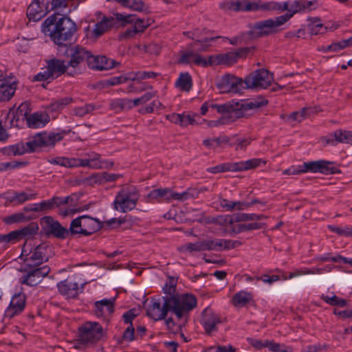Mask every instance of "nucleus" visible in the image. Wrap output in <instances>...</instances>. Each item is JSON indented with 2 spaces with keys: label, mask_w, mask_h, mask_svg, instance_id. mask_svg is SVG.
I'll return each instance as SVG.
<instances>
[{
  "label": "nucleus",
  "mask_w": 352,
  "mask_h": 352,
  "mask_svg": "<svg viewBox=\"0 0 352 352\" xmlns=\"http://www.w3.org/2000/svg\"><path fill=\"white\" fill-rule=\"evenodd\" d=\"M41 30L54 43L57 48H61L75 41L77 26L69 18L55 13L43 21Z\"/></svg>",
  "instance_id": "obj_1"
},
{
  "label": "nucleus",
  "mask_w": 352,
  "mask_h": 352,
  "mask_svg": "<svg viewBox=\"0 0 352 352\" xmlns=\"http://www.w3.org/2000/svg\"><path fill=\"white\" fill-rule=\"evenodd\" d=\"M71 130H62L58 133L43 131L34 135L25 144L19 142L3 147L1 149L3 155L8 156L21 155L32 153L41 148H53L56 143L60 142Z\"/></svg>",
  "instance_id": "obj_2"
},
{
  "label": "nucleus",
  "mask_w": 352,
  "mask_h": 352,
  "mask_svg": "<svg viewBox=\"0 0 352 352\" xmlns=\"http://www.w3.org/2000/svg\"><path fill=\"white\" fill-rule=\"evenodd\" d=\"M58 54L65 57V61L70 72H68L69 76H74L80 73L82 65L85 62L88 64L90 51L78 44H71L65 47L57 48Z\"/></svg>",
  "instance_id": "obj_3"
},
{
  "label": "nucleus",
  "mask_w": 352,
  "mask_h": 352,
  "mask_svg": "<svg viewBox=\"0 0 352 352\" xmlns=\"http://www.w3.org/2000/svg\"><path fill=\"white\" fill-rule=\"evenodd\" d=\"M139 197V192L135 186H125L116 195L113 202V209L123 213L129 212L135 208Z\"/></svg>",
  "instance_id": "obj_4"
},
{
  "label": "nucleus",
  "mask_w": 352,
  "mask_h": 352,
  "mask_svg": "<svg viewBox=\"0 0 352 352\" xmlns=\"http://www.w3.org/2000/svg\"><path fill=\"white\" fill-rule=\"evenodd\" d=\"M285 23L280 16L256 22L248 32L252 38H261L278 33Z\"/></svg>",
  "instance_id": "obj_5"
},
{
  "label": "nucleus",
  "mask_w": 352,
  "mask_h": 352,
  "mask_svg": "<svg viewBox=\"0 0 352 352\" xmlns=\"http://www.w3.org/2000/svg\"><path fill=\"white\" fill-rule=\"evenodd\" d=\"M102 228V224L98 219L87 215H82L73 219L70 223L72 236L76 234L90 236Z\"/></svg>",
  "instance_id": "obj_6"
},
{
  "label": "nucleus",
  "mask_w": 352,
  "mask_h": 352,
  "mask_svg": "<svg viewBox=\"0 0 352 352\" xmlns=\"http://www.w3.org/2000/svg\"><path fill=\"white\" fill-rule=\"evenodd\" d=\"M168 300L170 305V311L178 318H182L185 315H187L196 307L197 303L195 296L190 294L173 295L168 297Z\"/></svg>",
  "instance_id": "obj_7"
},
{
  "label": "nucleus",
  "mask_w": 352,
  "mask_h": 352,
  "mask_svg": "<svg viewBox=\"0 0 352 352\" xmlns=\"http://www.w3.org/2000/svg\"><path fill=\"white\" fill-rule=\"evenodd\" d=\"M261 163L265 164V162L259 158H252L246 161L221 164L215 166L210 167L207 170L214 174L227 171H245L256 168L258 167Z\"/></svg>",
  "instance_id": "obj_8"
},
{
  "label": "nucleus",
  "mask_w": 352,
  "mask_h": 352,
  "mask_svg": "<svg viewBox=\"0 0 352 352\" xmlns=\"http://www.w3.org/2000/svg\"><path fill=\"white\" fill-rule=\"evenodd\" d=\"M78 341L84 344H94L104 336V330L97 322L88 321L78 328Z\"/></svg>",
  "instance_id": "obj_9"
},
{
  "label": "nucleus",
  "mask_w": 352,
  "mask_h": 352,
  "mask_svg": "<svg viewBox=\"0 0 352 352\" xmlns=\"http://www.w3.org/2000/svg\"><path fill=\"white\" fill-rule=\"evenodd\" d=\"M274 80L272 74L265 69H258L250 73L245 78L247 89H267Z\"/></svg>",
  "instance_id": "obj_10"
},
{
  "label": "nucleus",
  "mask_w": 352,
  "mask_h": 352,
  "mask_svg": "<svg viewBox=\"0 0 352 352\" xmlns=\"http://www.w3.org/2000/svg\"><path fill=\"white\" fill-rule=\"evenodd\" d=\"M41 223L43 226L47 235H52L59 239H65L72 236L70 228L67 229L63 227L58 221L51 216H45L41 219Z\"/></svg>",
  "instance_id": "obj_11"
},
{
  "label": "nucleus",
  "mask_w": 352,
  "mask_h": 352,
  "mask_svg": "<svg viewBox=\"0 0 352 352\" xmlns=\"http://www.w3.org/2000/svg\"><path fill=\"white\" fill-rule=\"evenodd\" d=\"M23 272H26L23 275L21 280L22 285L30 287L38 285L43 278L48 275L50 268L47 265L43 267H25Z\"/></svg>",
  "instance_id": "obj_12"
},
{
  "label": "nucleus",
  "mask_w": 352,
  "mask_h": 352,
  "mask_svg": "<svg viewBox=\"0 0 352 352\" xmlns=\"http://www.w3.org/2000/svg\"><path fill=\"white\" fill-rule=\"evenodd\" d=\"M52 3L50 0H33L27 9V16L30 20L38 21L45 16L51 9Z\"/></svg>",
  "instance_id": "obj_13"
},
{
  "label": "nucleus",
  "mask_w": 352,
  "mask_h": 352,
  "mask_svg": "<svg viewBox=\"0 0 352 352\" xmlns=\"http://www.w3.org/2000/svg\"><path fill=\"white\" fill-rule=\"evenodd\" d=\"M333 162L326 160L310 161L300 166L302 173L307 172L320 173L325 175L335 174L340 171L332 165Z\"/></svg>",
  "instance_id": "obj_14"
},
{
  "label": "nucleus",
  "mask_w": 352,
  "mask_h": 352,
  "mask_svg": "<svg viewBox=\"0 0 352 352\" xmlns=\"http://www.w3.org/2000/svg\"><path fill=\"white\" fill-rule=\"evenodd\" d=\"M164 304L161 305L160 299L152 298L151 305L146 310V314L148 317L154 320H160L167 315L168 311H170V305L169 304L168 297H162Z\"/></svg>",
  "instance_id": "obj_15"
},
{
  "label": "nucleus",
  "mask_w": 352,
  "mask_h": 352,
  "mask_svg": "<svg viewBox=\"0 0 352 352\" xmlns=\"http://www.w3.org/2000/svg\"><path fill=\"white\" fill-rule=\"evenodd\" d=\"M218 113H221V118H225V121L228 124L236 121L238 118L245 116V113L241 111V104L239 102L231 101L218 106Z\"/></svg>",
  "instance_id": "obj_16"
},
{
  "label": "nucleus",
  "mask_w": 352,
  "mask_h": 352,
  "mask_svg": "<svg viewBox=\"0 0 352 352\" xmlns=\"http://www.w3.org/2000/svg\"><path fill=\"white\" fill-rule=\"evenodd\" d=\"M217 87L222 92L234 94L239 93L243 89H247L245 80H243L242 78L230 74H226L223 76Z\"/></svg>",
  "instance_id": "obj_17"
},
{
  "label": "nucleus",
  "mask_w": 352,
  "mask_h": 352,
  "mask_svg": "<svg viewBox=\"0 0 352 352\" xmlns=\"http://www.w3.org/2000/svg\"><path fill=\"white\" fill-rule=\"evenodd\" d=\"M50 246L46 243L37 245L31 251L24 260V267H39L44 262L48 261L47 250Z\"/></svg>",
  "instance_id": "obj_18"
},
{
  "label": "nucleus",
  "mask_w": 352,
  "mask_h": 352,
  "mask_svg": "<svg viewBox=\"0 0 352 352\" xmlns=\"http://www.w3.org/2000/svg\"><path fill=\"white\" fill-rule=\"evenodd\" d=\"M323 145L336 146L338 144H352V131L338 129L320 138Z\"/></svg>",
  "instance_id": "obj_19"
},
{
  "label": "nucleus",
  "mask_w": 352,
  "mask_h": 352,
  "mask_svg": "<svg viewBox=\"0 0 352 352\" xmlns=\"http://www.w3.org/2000/svg\"><path fill=\"white\" fill-rule=\"evenodd\" d=\"M38 196L36 192L28 193L27 192L8 191L0 195V197L6 200V204L12 206L22 205L25 202L35 199Z\"/></svg>",
  "instance_id": "obj_20"
},
{
  "label": "nucleus",
  "mask_w": 352,
  "mask_h": 352,
  "mask_svg": "<svg viewBox=\"0 0 352 352\" xmlns=\"http://www.w3.org/2000/svg\"><path fill=\"white\" fill-rule=\"evenodd\" d=\"M26 305V296L25 294L20 292L12 296L9 306L5 311L6 318L11 319L21 314Z\"/></svg>",
  "instance_id": "obj_21"
},
{
  "label": "nucleus",
  "mask_w": 352,
  "mask_h": 352,
  "mask_svg": "<svg viewBox=\"0 0 352 352\" xmlns=\"http://www.w3.org/2000/svg\"><path fill=\"white\" fill-rule=\"evenodd\" d=\"M221 322L220 317L210 307H206L202 311L201 323L208 334L217 331V325Z\"/></svg>",
  "instance_id": "obj_22"
},
{
  "label": "nucleus",
  "mask_w": 352,
  "mask_h": 352,
  "mask_svg": "<svg viewBox=\"0 0 352 352\" xmlns=\"http://www.w3.org/2000/svg\"><path fill=\"white\" fill-rule=\"evenodd\" d=\"M115 298L102 299L94 302V314L97 318H104L109 321V318L115 311Z\"/></svg>",
  "instance_id": "obj_23"
},
{
  "label": "nucleus",
  "mask_w": 352,
  "mask_h": 352,
  "mask_svg": "<svg viewBox=\"0 0 352 352\" xmlns=\"http://www.w3.org/2000/svg\"><path fill=\"white\" fill-rule=\"evenodd\" d=\"M46 69H48L53 80L65 74L68 76V72H70L65 60L56 58L46 61Z\"/></svg>",
  "instance_id": "obj_24"
},
{
  "label": "nucleus",
  "mask_w": 352,
  "mask_h": 352,
  "mask_svg": "<svg viewBox=\"0 0 352 352\" xmlns=\"http://www.w3.org/2000/svg\"><path fill=\"white\" fill-rule=\"evenodd\" d=\"M116 63L113 59H109L105 56H93L90 52L88 59V67L95 70H108L116 66Z\"/></svg>",
  "instance_id": "obj_25"
},
{
  "label": "nucleus",
  "mask_w": 352,
  "mask_h": 352,
  "mask_svg": "<svg viewBox=\"0 0 352 352\" xmlns=\"http://www.w3.org/2000/svg\"><path fill=\"white\" fill-rule=\"evenodd\" d=\"M16 84L6 78L3 72L0 70V101H8L15 93Z\"/></svg>",
  "instance_id": "obj_26"
},
{
  "label": "nucleus",
  "mask_w": 352,
  "mask_h": 352,
  "mask_svg": "<svg viewBox=\"0 0 352 352\" xmlns=\"http://www.w3.org/2000/svg\"><path fill=\"white\" fill-rule=\"evenodd\" d=\"M180 252L192 254L195 252L212 251V239L199 241L195 243H188L178 248Z\"/></svg>",
  "instance_id": "obj_27"
},
{
  "label": "nucleus",
  "mask_w": 352,
  "mask_h": 352,
  "mask_svg": "<svg viewBox=\"0 0 352 352\" xmlns=\"http://www.w3.org/2000/svg\"><path fill=\"white\" fill-rule=\"evenodd\" d=\"M116 19L118 22H120L122 25L133 23V25L138 33L143 32L148 25L147 22L137 18V16L133 14L123 15L118 13L116 14Z\"/></svg>",
  "instance_id": "obj_28"
},
{
  "label": "nucleus",
  "mask_w": 352,
  "mask_h": 352,
  "mask_svg": "<svg viewBox=\"0 0 352 352\" xmlns=\"http://www.w3.org/2000/svg\"><path fill=\"white\" fill-rule=\"evenodd\" d=\"M59 292L68 298H76L78 295V283L67 278L57 284Z\"/></svg>",
  "instance_id": "obj_29"
},
{
  "label": "nucleus",
  "mask_w": 352,
  "mask_h": 352,
  "mask_svg": "<svg viewBox=\"0 0 352 352\" xmlns=\"http://www.w3.org/2000/svg\"><path fill=\"white\" fill-rule=\"evenodd\" d=\"M49 122L50 116L47 113L42 112L30 114L26 120L28 126L32 129L43 127Z\"/></svg>",
  "instance_id": "obj_30"
},
{
  "label": "nucleus",
  "mask_w": 352,
  "mask_h": 352,
  "mask_svg": "<svg viewBox=\"0 0 352 352\" xmlns=\"http://www.w3.org/2000/svg\"><path fill=\"white\" fill-rule=\"evenodd\" d=\"M226 8L233 11H256V2H250L248 0H234L227 2Z\"/></svg>",
  "instance_id": "obj_31"
},
{
  "label": "nucleus",
  "mask_w": 352,
  "mask_h": 352,
  "mask_svg": "<svg viewBox=\"0 0 352 352\" xmlns=\"http://www.w3.org/2000/svg\"><path fill=\"white\" fill-rule=\"evenodd\" d=\"M118 22L116 16L115 18L104 17L101 21L97 23L95 25L94 28L92 30L91 36L94 38H98L103 34L109 28L116 25Z\"/></svg>",
  "instance_id": "obj_32"
},
{
  "label": "nucleus",
  "mask_w": 352,
  "mask_h": 352,
  "mask_svg": "<svg viewBox=\"0 0 352 352\" xmlns=\"http://www.w3.org/2000/svg\"><path fill=\"white\" fill-rule=\"evenodd\" d=\"M241 245L242 242L238 240L212 239L213 250L214 251L229 250Z\"/></svg>",
  "instance_id": "obj_33"
},
{
  "label": "nucleus",
  "mask_w": 352,
  "mask_h": 352,
  "mask_svg": "<svg viewBox=\"0 0 352 352\" xmlns=\"http://www.w3.org/2000/svg\"><path fill=\"white\" fill-rule=\"evenodd\" d=\"M256 10L263 11H278V12H283L288 9V1L283 3L276 1H268L265 3H261L260 1L256 3Z\"/></svg>",
  "instance_id": "obj_34"
},
{
  "label": "nucleus",
  "mask_w": 352,
  "mask_h": 352,
  "mask_svg": "<svg viewBox=\"0 0 352 352\" xmlns=\"http://www.w3.org/2000/svg\"><path fill=\"white\" fill-rule=\"evenodd\" d=\"M179 63L181 64H195L199 66V64L204 63L202 61V56L197 52H194L192 50L182 52L181 56L179 59Z\"/></svg>",
  "instance_id": "obj_35"
},
{
  "label": "nucleus",
  "mask_w": 352,
  "mask_h": 352,
  "mask_svg": "<svg viewBox=\"0 0 352 352\" xmlns=\"http://www.w3.org/2000/svg\"><path fill=\"white\" fill-rule=\"evenodd\" d=\"M31 111L30 104L28 102H22L17 108V109L12 113V122L15 120L16 125L18 126V122L21 120L24 121L27 120L30 116Z\"/></svg>",
  "instance_id": "obj_36"
},
{
  "label": "nucleus",
  "mask_w": 352,
  "mask_h": 352,
  "mask_svg": "<svg viewBox=\"0 0 352 352\" xmlns=\"http://www.w3.org/2000/svg\"><path fill=\"white\" fill-rule=\"evenodd\" d=\"M195 30L198 31V34H199V36L198 37H195V42L191 43L189 45L190 48H195V45L198 43H208L210 41H216L217 39L220 38V36H212L213 32L207 28H196Z\"/></svg>",
  "instance_id": "obj_37"
},
{
  "label": "nucleus",
  "mask_w": 352,
  "mask_h": 352,
  "mask_svg": "<svg viewBox=\"0 0 352 352\" xmlns=\"http://www.w3.org/2000/svg\"><path fill=\"white\" fill-rule=\"evenodd\" d=\"M231 301L236 307H244L253 301V296L250 292L240 291L233 296Z\"/></svg>",
  "instance_id": "obj_38"
},
{
  "label": "nucleus",
  "mask_w": 352,
  "mask_h": 352,
  "mask_svg": "<svg viewBox=\"0 0 352 352\" xmlns=\"http://www.w3.org/2000/svg\"><path fill=\"white\" fill-rule=\"evenodd\" d=\"M241 108L243 113H245L248 110L260 108L266 106L268 100L263 97H258L250 100L241 102ZM246 115V113H245Z\"/></svg>",
  "instance_id": "obj_39"
},
{
  "label": "nucleus",
  "mask_w": 352,
  "mask_h": 352,
  "mask_svg": "<svg viewBox=\"0 0 352 352\" xmlns=\"http://www.w3.org/2000/svg\"><path fill=\"white\" fill-rule=\"evenodd\" d=\"M38 230L39 227L38 223L36 222H31L28 226L15 231L18 234L19 240H21L23 238L33 236L37 234Z\"/></svg>",
  "instance_id": "obj_40"
},
{
  "label": "nucleus",
  "mask_w": 352,
  "mask_h": 352,
  "mask_svg": "<svg viewBox=\"0 0 352 352\" xmlns=\"http://www.w3.org/2000/svg\"><path fill=\"white\" fill-rule=\"evenodd\" d=\"M285 11H287L286 14L280 16L285 23L289 21L296 13L302 12L301 1H294L292 3L288 1V9H286Z\"/></svg>",
  "instance_id": "obj_41"
},
{
  "label": "nucleus",
  "mask_w": 352,
  "mask_h": 352,
  "mask_svg": "<svg viewBox=\"0 0 352 352\" xmlns=\"http://www.w3.org/2000/svg\"><path fill=\"white\" fill-rule=\"evenodd\" d=\"M73 101L72 97H64L54 100L49 105L48 110L50 111H60L72 103Z\"/></svg>",
  "instance_id": "obj_42"
},
{
  "label": "nucleus",
  "mask_w": 352,
  "mask_h": 352,
  "mask_svg": "<svg viewBox=\"0 0 352 352\" xmlns=\"http://www.w3.org/2000/svg\"><path fill=\"white\" fill-rule=\"evenodd\" d=\"M177 87L182 91H189L192 86V78L188 73H182L175 82Z\"/></svg>",
  "instance_id": "obj_43"
},
{
  "label": "nucleus",
  "mask_w": 352,
  "mask_h": 352,
  "mask_svg": "<svg viewBox=\"0 0 352 352\" xmlns=\"http://www.w3.org/2000/svg\"><path fill=\"white\" fill-rule=\"evenodd\" d=\"M320 298L323 300L326 303L331 306L344 307L347 305V301L346 300L338 297L333 293L332 296L322 294Z\"/></svg>",
  "instance_id": "obj_44"
},
{
  "label": "nucleus",
  "mask_w": 352,
  "mask_h": 352,
  "mask_svg": "<svg viewBox=\"0 0 352 352\" xmlns=\"http://www.w3.org/2000/svg\"><path fill=\"white\" fill-rule=\"evenodd\" d=\"M264 223L253 222L250 223H242L238 225L236 228H233L232 231L235 233H240L245 231L259 230L264 228Z\"/></svg>",
  "instance_id": "obj_45"
},
{
  "label": "nucleus",
  "mask_w": 352,
  "mask_h": 352,
  "mask_svg": "<svg viewBox=\"0 0 352 352\" xmlns=\"http://www.w3.org/2000/svg\"><path fill=\"white\" fill-rule=\"evenodd\" d=\"M19 241L20 240L15 230L11 231L6 234L0 235V244L3 245V248H7L9 244L15 243Z\"/></svg>",
  "instance_id": "obj_46"
},
{
  "label": "nucleus",
  "mask_w": 352,
  "mask_h": 352,
  "mask_svg": "<svg viewBox=\"0 0 352 352\" xmlns=\"http://www.w3.org/2000/svg\"><path fill=\"white\" fill-rule=\"evenodd\" d=\"M50 163L52 164H57L64 167L73 168L76 166V159L67 158L65 157H57L51 159Z\"/></svg>",
  "instance_id": "obj_47"
},
{
  "label": "nucleus",
  "mask_w": 352,
  "mask_h": 352,
  "mask_svg": "<svg viewBox=\"0 0 352 352\" xmlns=\"http://www.w3.org/2000/svg\"><path fill=\"white\" fill-rule=\"evenodd\" d=\"M252 140L250 138H242L234 136L230 138V146L235 147L236 150H244L250 144Z\"/></svg>",
  "instance_id": "obj_48"
},
{
  "label": "nucleus",
  "mask_w": 352,
  "mask_h": 352,
  "mask_svg": "<svg viewBox=\"0 0 352 352\" xmlns=\"http://www.w3.org/2000/svg\"><path fill=\"white\" fill-rule=\"evenodd\" d=\"M157 74L154 72H129V78L131 80H140L147 78H155L157 76Z\"/></svg>",
  "instance_id": "obj_49"
},
{
  "label": "nucleus",
  "mask_w": 352,
  "mask_h": 352,
  "mask_svg": "<svg viewBox=\"0 0 352 352\" xmlns=\"http://www.w3.org/2000/svg\"><path fill=\"white\" fill-rule=\"evenodd\" d=\"M217 58L219 60L220 65H230L237 62L236 55L234 54V52L217 54Z\"/></svg>",
  "instance_id": "obj_50"
},
{
  "label": "nucleus",
  "mask_w": 352,
  "mask_h": 352,
  "mask_svg": "<svg viewBox=\"0 0 352 352\" xmlns=\"http://www.w3.org/2000/svg\"><path fill=\"white\" fill-rule=\"evenodd\" d=\"M352 43L350 38L344 39L341 41L333 43L328 45L325 50V52L333 51L338 52L340 50L344 49L347 47L351 46Z\"/></svg>",
  "instance_id": "obj_51"
},
{
  "label": "nucleus",
  "mask_w": 352,
  "mask_h": 352,
  "mask_svg": "<svg viewBox=\"0 0 352 352\" xmlns=\"http://www.w3.org/2000/svg\"><path fill=\"white\" fill-rule=\"evenodd\" d=\"M50 199L52 201L53 209H54L55 208H60L63 206L69 204L70 201H72L73 197L71 195L67 197L54 196Z\"/></svg>",
  "instance_id": "obj_52"
},
{
  "label": "nucleus",
  "mask_w": 352,
  "mask_h": 352,
  "mask_svg": "<svg viewBox=\"0 0 352 352\" xmlns=\"http://www.w3.org/2000/svg\"><path fill=\"white\" fill-rule=\"evenodd\" d=\"M328 228L340 236H352V226L342 228L336 226H328Z\"/></svg>",
  "instance_id": "obj_53"
},
{
  "label": "nucleus",
  "mask_w": 352,
  "mask_h": 352,
  "mask_svg": "<svg viewBox=\"0 0 352 352\" xmlns=\"http://www.w3.org/2000/svg\"><path fill=\"white\" fill-rule=\"evenodd\" d=\"M268 349L272 352H293L290 346H286L284 344L276 343L272 340H269Z\"/></svg>",
  "instance_id": "obj_54"
},
{
  "label": "nucleus",
  "mask_w": 352,
  "mask_h": 352,
  "mask_svg": "<svg viewBox=\"0 0 352 352\" xmlns=\"http://www.w3.org/2000/svg\"><path fill=\"white\" fill-rule=\"evenodd\" d=\"M28 220V218L22 212H17L8 216L5 218L4 222L7 224H12L19 222H24Z\"/></svg>",
  "instance_id": "obj_55"
},
{
  "label": "nucleus",
  "mask_w": 352,
  "mask_h": 352,
  "mask_svg": "<svg viewBox=\"0 0 352 352\" xmlns=\"http://www.w3.org/2000/svg\"><path fill=\"white\" fill-rule=\"evenodd\" d=\"M119 175L109 173H103L102 174H97L94 176L96 182H98L102 184L105 182H113L116 181L118 178Z\"/></svg>",
  "instance_id": "obj_56"
},
{
  "label": "nucleus",
  "mask_w": 352,
  "mask_h": 352,
  "mask_svg": "<svg viewBox=\"0 0 352 352\" xmlns=\"http://www.w3.org/2000/svg\"><path fill=\"white\" fill-rule=\"evenodd\" d=\"M193 191L190 188H188L186 191L182 192H175L173 195V200L178 201H186L190 199H192L195 197V195L193 193Z\"/></svg>",
  "instance_id": "obj_57"
},
{
  "label": "nucleus",
  "mask_w": 352,
  "mask_h": 352,
  "mask_svg": "<svg viewBox=\"0 0 352 352\" xmlns=\"http://www.w3.org/2000/svg\"><path fill=\"white\" fill-rule=\"evenodd\" d=\"M128 80H131V78H129V72L126 74L121 75L120 76L111 77L106 80V84L108 85L113 86L124 83Z\"/></svg>",
  "instance_id": "obj_58"
},
{
  "label": "nucleus",
  "mask_w": 352,
  "mask_h": 352,
  "mask_svg": "<svg viewBox=\"0 0 352 352\" xmlns=\"http://www.w3.org/2000/svg\"><path fill=\"white\" fill-rule=\"evenodd\" d=\"M95 109V106L92 104H87L83 107H76L74 109V114L79 117H83L85 115L92 112Z\"/></svg>",
  "instance_id": "obj_59"
},
{
  "label": "nucleus",
  "mask_w": 352,
  "mask_h": 352,
  "mask_svg": "<svg viewBox=\"0 0 352 352\" xmlns=\"http://www.w3.org/2000/svg\"><path fill=\"white\" fill-rule=\"evenodd\" d=\"M144 3L142 0H126L123 7L129 8L133 10L142 11Z\"/></svg>",
  "instance_id": "obj_60"
},
{
  "label": "nucleus",
  "mask_w": 352,
  "mask_h": 352,
  "mask_svg": "<svg viewBox=\"0 0 352 352\" xmlns=\"http://www.w3.org/2000/svg\"><path fill=\"white\" fill-rule=\"evenodd\" d=\"M177 280L173 277H170L168 280L163 287V292L168 295H173L175 292Z\"/></svg>",
  "instance_id": "obj_61"
},
{
  "label": "nucleus",
  "mask_w": 352,
  "mask_h": 352,
  "mask_svg": "<svg viewBox=\"0 0 352 352\" xmlns=\"http://www.w3.org/2000/svg\"><path fill=\"white\" fill-rule=\"evenodd\" d=\"M196 118H199V116L196 113H182V126H186L189 124H197V122L196 120Z\"/></svg>",
  "instance_id": "obj_62"
},
{
  "label": "nucleus",
  "mask_w": 352,
  "mask_h": 352,
  "mask_svg": "<svg viewBox=\"0 0 352 352\" xmlns=\"http://www.w3.org/2000/svg\"><path fill=\"white\" fill-rule=\"evenodd\" d=\"M166 189L167 188L155 189L148 193V197L151 199H164L166 193Z\"/></svg>",
  "instance_id": "obj_63"
},
{
  "label": "nucleus",
  "mask_w": 352,
  "mask_h": 352,
  "mask_svg": "<svg viewBox=\"0 0 352 352\" xmlns=\"http://www.w3.org/2000/svg\"><path fill=\"white\" fill-rule=\"evenodd\" d=\"M248 341L250 344L254 347L257 350H261L263 348H268L269 340L262 341L261 340H256L254 338H248Z\"/></svg>",
  "instance_id": "obj_64"
}]
</instances>
